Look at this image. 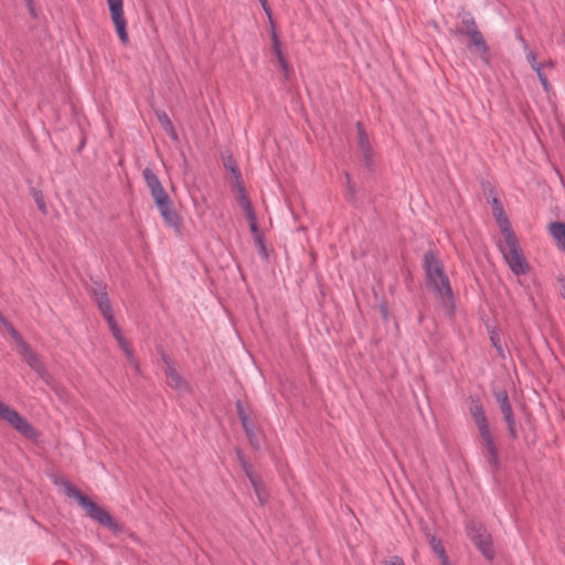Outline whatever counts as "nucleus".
<instances>
[{"label": "nucleus", "mask_w": 565, "mask_h": 565, "mask_svg": "<svg viewBox=\"0 0 565 565\" xmlns=\"http://www.w3.org/2000/svg\"><path fill=\"white\" fill-rule=\"evenodd\" d=\"M65 493L70 498H73L77 503L85 510L88 518L107 527L114 533L122 532V526L113 518V515L98 503L90 500L88 497L83 494L71 482H63Z\"/></svg>", "instance_id": "1"}, {"label": "nucleus", "mask_w": 565, "mask_h": 565, "mask_svg": "<svg viewBox=\"0 0 565 565\" xmlns=\"http://www.w3.org/2000/svg\"><path fill=\"white\" fill-rule=\"evenodd\" d=\"M94 298L98 305L99 310L102 311L103 316L107 320L110 332L113 333L114 338L116 339L118 345L122 350V352H124L125 356L127 358V360L129 361V363L137 370L138 364L135 359L134 352L130 348V344L125 339L119 326L115 321L114 312L111 309V305H110L108 295L106 292V288L104 286H99L98 288L94 289Z\"/></svg>", "instance_id": "2"}, {"label": "nucleus", "mask_w": 565, "mask_h": 565, "mask_svg": "<svg viewBox=\"0 0 565 565\" xmlns=\"http://www.w3.org/2000/svg\"><path fill=\"white\" fill-rule=\"evenodd\" d=\"M427 285L445 302H450L452 292L448 277L444 271L441 262L433 254L427 253L424 257Z\"/></svg>", "instance_id": "3"}, {"label": "nucleus", "mask_w": 565, "mask_h": 565, "mask_svg": "<svg viewBox=\"0 0 565 565\" xmlns=\"http://www.w3.org/2000/svg\"><path fill=\"white\" fill-rule=\"evenodd\" d=\"M470 414L478 428L479 435L483 441L489 456V463L494 468H499V455L498 448L492 437L488 419L486 417L483 407L479 399H471L469 404Z\"/></svg>", "instance_id": "4"}, {"label": "nucleus", "mask_w": 565, "mask_h": 565, "mask_svg": "<svg viewBox=\"0 0 565 565\" xmlns=\"http://www.w3.org/2000/svg\"><path fill=\"white\" fill-rule=\"evenodd\" d=\"M499 248L514 275L521 276L530 271V266L520 248L515 234L504 237V242L499 244Z\"/></svg>", "instance_id": "5"}, {"label": "nucleus", "mask_w": 565, "mask_h": 565, "mask_svg": "<svg viewBox=\"0 0 565 565\" xmlns=\"http://www.w3.org/2000/svg\"><path fill=\"white\" fill-rule=\"evenodd\" d=\"M0 418L29 439L34 440L39 436L36 429L28 422L26 418L20 415L14 408L3 403L1 399Z\"/></svg>", "instance_id": "6"}, {"label": "nucleus", "mask_w": 565, "mask_h": 565, "mask_svg": "<svg viewBox=\"0 0 565 565\" xmlns=\"http://www.w3.org/2000/svg\"><path fill=\"white\" fill-rule=\"evenodd\" d=\"M468 536L475 543L477 548L482 553L487 559H492L494 551L492 548L491 535L487 532L484 526L475 521L467 525Z\"/></svg>", "instance_id": "7"}, {"label": "nucleus", "mask_w": 565, "mask_h": 565, "mask_svg": "<svg viewBox=\"0 0 565 565\" xmlns=\"http://www.w3.org/2000/svg\"><path fill=\"white\" fill-rule=\"evenodd\" d=\"M110 12L111 22L115 25L118 38L122 44L129 42L127 32V22L124 15V1L122 0H106Z\"/></svg>", "instance_id": "8"}, {"label": "nucleus", "mask_w": 565, "mask_h": 565, "mask_svg": "<svg viewBox=\"0 0 565 565\" xmlns=\"http://www.w3.org/2000/svg\"><path fill=\"white\" fill-rule=\"evenodd\" d=\"M164 363V374L168 385L179 392L180 394H188L191 392L190 384L183 379L173 361L167 356H162Z\"/></svg>", "instance_id": "9"}, {"label": "nucleus", "mask_w": 565, "mask_h": 565, "mask_svg": "<svg viewBox=\"0 0 565 565\" xmlns=\"http://www.w3.org/2000/svg\"><path fill=\"white\" fill-rule=\"evenodd\" d=\"M493 394L508 426L509 435L515 439L518 437L516 423L508 393L504 390H494Z\"/></svg>", "instance_id": "10"}, {"label": "nucleus", "mask_w": 565, "mask_h": 565, "mask_svg": "<svg viewBox=\"0 0 565 565\" xmlns=\"http://www.w3.org/2000/svg\"><path fill=\"white\" fill-rule=\"evenodd\" d=\"M142 174H143L146 184L149 188L154 202L169 196L167 194L164 188L162 186L159 178L156 175V173L150 168H146L143 170Z\"/></svg>", "instance_id": "11"}, {"label": "nucleus", "mask_w": 565, "mask_h": 565, "mask_svg": "<svg viewBox=\"0 0 565 565\" xmlns=\"http://www.w3.org/2000/svg\"><path fill=\"white\" fill-rule=\"evenodd\" d=\"M161 216L170 226L178 227L180 220L178 213L172 207V202L169 196L154 202Z\"/></svg>", "instance_id": "12"}, {"label": "nucleus", "mask_w": 565, "mask_h": 565, "mask_svg": "<svg viewBox=\"0 0 565 565\" xmlns=\"http://www.w3.org/2000/svg\"><path fill=\"white\" fill-rule=\"evenodd\" d=\"M356 129H358V139H359L358 143H359L360 151L362 152V156H363L364 164L367 168H371L372 163H373L372 162L371 142H370L367 135H366L361 122L356 124Z\"/></svg>", "instance_id": "13"}, {"label": "nucleus", "mask_w": 565, "mask_h": 565, "mask_svg": "<svg viewBox=\"0 0 565 565\" xmlns=\"http://www.w3.org/2000/svg\"><path fill=\"white\" fill-rule=\"evenodd\" d=\"M468 36L470 38L471 45L475 47L480 58L488 64L490 62L489 46L487 45L479 29Z\"/></svg>", "instance_id": "14"}, {"label": "nucleus", "mask_w": 565, "mask_h": 565, "mask_svg": "<svg viewBox=\"0 0 565 565\" xmlns=\"http://www.w3.org/2000/svg\"><path fill=\"white\" fill-rule=\"evenodd\" d=\"M493 203H494L493 213H494L497 223L503 234V237H508L509 235H514V233L511 228L510 222L508 220V216L505 215V213L503 211V207L501 206V204L499 203V201L497 199L493 200Z\"/></svg>", "instance_id": "15"}, {"label": "nucleus", "mask_w": 565, "mask_h": 565, "mask_svg": "<svg viewBox=\"0 0 565 565\" xmlns=\"http://www.w3.org/2000/svg\"><path fill=\"white\" fill-rule=\"evenodd\" d=\"M24 361L42 377L45 374V369L39 358L33 353L28 344H23L22 349L19 350Z\"/></svg>", "instance_id": "16"}, {"label": "nucleus", "mask_w": 565, "mask_h": 565, "mask_svg": "<svg viewBox=\"0 0 565 565\" xmlns=\"http://www.w3.org/2000/svg\"><path fill=\"white\" fill-rule=\"evenodd\" d=\"M237 201L245 213L254 211L250 200L248 199L246 191L243 185V179L241 173H236V186Z\"/></svg>", "instance_id": "17"}, {"label": "nucleus", "mask_w": 565, "mask_h": 565, "mask_svg": "<svg viewBox=\"0 0 565 565\" xmlns=\"http://www.w3.org/2000/svg\"><path fill=\"white\" fill-rule=\"evenodd\" d=\"M427 539L429 542V545L431 550L436 553V555L439 557L441 565H451L449 562V558L446 554V551L443 546V543L439 539H437L435 535L427 534Z\"/></svg>", "instance_id": "18"}, {"label": "nucleus", "mask_w": 565, "mask_h": 565, "mask_svg": "<svg viewBox=\"0 0 565 565\" xmlns=\"http://www.w3.org/2000/svg\"><path fill=\"white\" fill-rule=\"evenodd\" d=\"M157 118L161 125V127L163 128V130L169 135V137L171 139H173L174 141L178 140V134L173 127V124L172 121L170 120V118L168 117V115L163 111H158L157 113Z\"/></svg>", "instance_id": "19"}, {"label": "nucleus", "mask_w": 565, "mask_h": 565, "mask_svg": "<svg viewBox=\"0 0 565 565\" xmlns=\"http://www.w3.org/2000/svg\"><path fill=\"white\" fill-rule=\"evenodd\" d=\"M478 30L475 19L469 13H465L461 18V26L459 33L469 35Z\"/></svg>", "instance_id": "20"}, {"label": "nucleus", "mask_w": 565, "mask_h": 565, "mask_svg": "<svg viewBox=\"0 0 565 565\" xmlns=\"http://www.w3.org/2000/svg\"><path fill=\"white\" fill-rule=\"evenodd\" d=\"M552 237L555 239L556 245L565 238V224L561 222L551 223L548 226Z\"/></svg>", "instance_id": "21"}, {"label": "nucleus", "mask_w": 565, "mask_h": 565, "mask_svg": "<svg viewBox=\"0 0 565 565\" xmlns=\"http://www.w3.org/2000/svg\"><path fill=\"white\" fill-rule=\"evenodd\" d=\"M245 471L253 484L254 491L258 498L259 503L264 504L267 500V494H266L265 490L260 487L257 479L248 471V469L246 467H245Z\"/></svg>", "instance_id": "22"}, {"label": "nucleus", "mask_w": 565, "mask_h": 565, "mask_svg": "<svg viewBox=\"0 0 565 565\" xmlns=\"http://www.w3.org/2000/svg\"><path fill=\"white\" fill-rule=\"evenodd\" d=\"M242 426L252 444H255L257 441L256 433H255V426L249 420V418H243Z\"/></svg>", "instance_id": "23"}, {"label": "nucleus", "mask_w": 565, "mask_h": 565, "mask_svg": "<svg viewBox=\"0 0 565 565\" xmlns=\"http://www.w3.org/2000/svg\"><path fill=\"white\" fill-rule=\"evenodd\" d=\"M271 44H273V51H274L276 57L282 55L281 43H280V40L278 38L276 30L271 31Z\"/></svg>", "instance_id": "24"}, {"label": "nucleus", "mask_w": 565, "mask_h": 565, "mask_svg": "<svg viewBox=\"0 0 565 565\" xmlns=\"http://www.w3.org/2000/svg\"><path fill=\"white\" fill-rule=\"evenodd\" d=\"M224 167L232 173L234 186H236V173H241L232 157L224 160Z\"/></svg>", "instance_id": "25"}, {"label": "nucleus", "mask_w": 565, "mask_h": 565, "mask_svg": "<svg viewBox=\"0 0 565 565\" xmlns=\"http://www.w3.org/2000/svg\"><path fill=\"white\" fill-rule=\"evenodd\" d=\"M8 331L13 338V340L17 342L19 350L22 349L23 344H26L25 341L20 335V333L11 324H8Z\"/></svg>", "instance_id": "26"}, {"label": "nucleus", "mask_w": 565, "mask_h": 565, "mask_svg": "<svg viewBox=\"0 0 565 565\" xmlns=\"http://www.w3.org/2000/svg\"><path fill=\"white\" fill-rule=\"evenodd\" d=\"M254 241H255V244H256V246L258 248L259 254L265 259H267L268 255H267V249H266V246H265V236L256 237Z\"/></svg>", "instance_id": "27"}, {"label": "nucleus", "mask_w": 565, "mask_h": 565, "mask_svg": "<svg viewBox=\"0 0 565 565\" xmlns=\"http://www.w3.org/2000/svg\"><path fill=\"white\" fill-rule=\"evenodd\" d=\"M263 10H264V12L266 13V15L268 18L271 31L276 30V24L274 22L273 13H271V10H270L269 6L268 4L264 6Z\"/></svg>", "instance_id": "28"}, {"label": "nucleus", "mask_w": 565, "mask_h": 565, "mask_svg": "<svg viewBox=\"0 0 565 565\" xmlns=\"http://www.w3.org/2000/svg\"><path fill=\"white\" fill-rule=\"evenodd\" d=\"M543 88L545 92H550L551 90V85L547 81V77L546 75L543 73V72H539V75H537Z\"/></svg>", "instance_id": "29"}, {"label": "nucleus", "mask_w": 565, "mask_h": 565, "mask_svg": "<svg viewBox=\"0 0 565 565\" xmlns=\"http://www.w3.org/2000/svg\"><path fill=\"white\" fill-rule=\"evenodd\" d=\"M277 61H278V64L281 67V70L287 74L289 72V65H288L287 61L285 60L284 54L280 56H277Z\"/></svg>", "instance_id": "30"}, {"label": "nucleus", "mask_w": 565, "mask_h": 565, "mask_svg": "<svg viewBox=\"0 0 565 565\" xmlns=\"http://www.w3.org/2000/svg\"><path fill=\"white\" fill-rule=\"evenodd\" d=\"M277 61H278V64L281 67V70L287 74L289 72V65H288L287 61L285 60L284 54L280 56H277Z\"/></svg>", "instance_id": "31"}, {"label": "nucleus", "mask_w": 565, "mask_h": 565, "mask_svg": "<svg viewBox=\"0 0 565 565\" xmlns=\"http://www.w3.org/2000/svg\"><path fill=\"white\" fill-rule=\"evenodd\" d=\"M236 407H237V414H238V417H239L241 422H243V418H248L247 414L244 411V407H243V404H242L241 401H238L236 403Z\"/></svg>", "instance_id": "32"}, {"label": "nucleus", "mask_w": 565, "mask_h": 565, "mask_svg": "<svg viewBox=\"0 0 565 565\" xmlns=\"http://www.w3.org/2000/svg\"><path fill=\"white\" fill-rule=\"evenodd\" d=\"M249 230H250V232H252V234H253L254 239H255L256 237H262V236H264V234L259 231L257 223H255V224H250V225H249Z\"/></svg>", "instance_id": "33"}, {"label": "nucleus", "mask_w": 565, "mask_h": 565, "mask_svg": "<svg viewBox=\"0 0 565 565\" xmlns=\"http://www.w3.org/2000/svg\"><path fill=\"white\" fill-rule=\"evenodd\" d=\"M384 565H404V562L398 556H393L390 561L385 562Z\"/></svg>", "instance_id": "34"}, {"label": "nucleus", "mask_w": 565, "mask_h": 565, "mask_svg": "<svg viewBox=\"0 0 565 565\" xmlns=\"http://www.w3.org/2000/svg\"><path fill=\"white\" fill-rule=\"evenodd\" d=\"M248 225L257 223V216L254 211L245 213Z\"/></svg>", "instance_id": "35"}, {"label": "nucleus", "mask_w": 565, "mask_h": 565, "mask_svg": "<svg viewBox=\"0 0 565 565\" xmlns=\"http://www.w3.org/2000/svg\"><path fill=\"white\" fill-rule=\"evenodd\" d=\"M526 60H527V62L531 65L537 62L536 61V55H535V53L532 50H527V52H526Z\"/></svg>", "instance_id": "36"}, {"label": "nucleus", "mask_w": 565, "mask_h": 565, "mask_svg": "<svg viewBox=\"0 0 565 565\" xmlns=\"http://www.w3.org/2000/svg\"><path fill=\"white\" fill-rule=\"evenodd\" d=\"M491 341L493 343V345L497 348V350L502 353V349L501 347L499 345V337L494 333L491 334Z\"/></svg>", "instance_id": "37"}, {"label": "nucleus", "mask_w": 565, "mask_h": 565, "mask_svg": "<svg viewBox=\"0 0 565 565\" xmlns=\"http://www.w3.org/2000/svg\"><path fill=\"white\" fill-rule=\"evenodd\" d=\"M531 66L535 71L536 75H539V72H543V64L539 62L532 64Z\"/></svg>", "instance_id": "38"}, {"label": "nucleus", "mask_w": 565, "mask_h": 565, "mask_svg": "<svg viewBox=\"0 0 565 565\" xmlns=\"http://www.w3.org/2000/svg\"><path fill=\"white\" fill-rule=\"evenodd\" d=\"M36 202H38V205H39V209L45 213L46 212V209H45V204L43 203V201L41 199H36Z\"/></svg>", "instance_id": "39"}, {"label": "nucleus", "mask_w": 565, "mask_h": 565, "mask_svg": "<svg viewBox=\"0 0 565 565\" xmlns=\"http://www.w3.org/2000/svg\"><path fill=\"white\" fill-rule=\"evenodd\" d=\"M519 40L521 41V44L523 45L524 51L527 52V50H530L527 42L521 35L519 36Z\"/></svg>", "instance_id": "40"}, {"label": "nucleus", "mask_w": 565, "mask_h": 565, "mask_svg": "<svg viewBox=\"0 0 565 565\" xmlns=\"http://www.w3.org/2000/svg\"><path fill=\"white\" fill-rule=\"evenodd\" d=\"M519 40L521 41V44L523 45L524 51L527 52V50H530L527 42L521 35L519 36Z\"/></svg>", "instance_id": "41"}, {"label": "nucleus", "mask_w": 565, "mask_h": 565, "mask_svg": "<svg viewBox=\"0 0 565 565\" xmlns=\"http://www.w3.org/2000/svg\"><path fill=\"white\" fill-rule=\"evenodd\" d=\"M559 281L562 282V297L565 299V279L559 278Z\"/></svg>", "instance_id": "42"}, {"label": "nucleus", "mask_w": 565, "mask_h": 565, "mask_svg": "<svg viewBox=\"0 0 565 565\" xmlns=\"http://www.w3.org/2000/svg\"><path fill=\"white\" fill-rule=\"evenodd\" d=\"M347 181H348V188H349V191H350V192H353V189H352V186H351V178H350V175H349V174H347Z\"/></svg>", "instance_id": "43"}, {"label": "nucleus", "mask_w": 565, "mask_h": 565, "mask_svg": "<svg viewBox=\"0 0 565 565\" xmlns=\"http://www.w3.org/2000/svg\"><path fill=\"white\" fill-rule=\"evenodd\" d=\"M558 248L565 253V238L558 244Z\"/></svg>", "instance_id": "44"}, {"label": "nucleus", "mask_w": 565, "mask_h": 565, "mask_svg": "<svg viewBox=\"0 0 565 565\" xmlns=\"http://www.w3.org/2000/svg\"><path fill=\"white\" fill-rule=\"evenodd\" d=\"M259 2H260V4H262V7H264V6L268 4V3H267V0H259Z\"/></svg>", "instance_id": "45"}, {"label": "nucleus", "mask_w": 565, "mask_h": 565, "mask_svg": "<svg viewBox=\"0 0 565 565\" xmlns=\"http://www.w3.org/2000/svg\"><path fill=\"white\" fill-rule=\"evenodd\" d=\"M25 2H26V4H28L29 7H31V6H32V0H25ZM30 9L32 10V8H30Z\"/></svg>", "instance_id": "46"}, {"label": "nucleus", "mask_w": 565, "mask_h": 565, "mask_svg": "<svg viewBox=\"0 0 565 565\" xmlns=\"http://www.w3.org/2000/svg\"><path fill=\"white\" fill-rule=\"evenodd\" d=\"M546 65H547V66H550V67H553V66H554V63H553L552 61H548V62L546 63Z\"/></svg>", "instance_id": "47"}, {"label": "nucleus", "mask_w": 565, "mask_h": 565, "mask_svg": "<svg viewBox=\"0 0 565 565\" xmlns=\"http://www.w3.org/2000/svg\"><path fill=\"white\" fill-rule=\"evenodd\" d=\"M129 536L132 539V540H137L136 535L134 533H129Z\"/></svg>", "instance_id": "48"}]
</instances>
